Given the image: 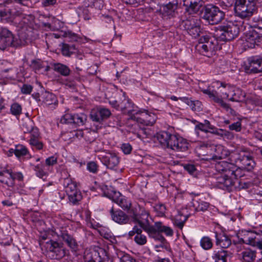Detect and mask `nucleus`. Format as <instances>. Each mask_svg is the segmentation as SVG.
<instances>
[{
	"mask_svg": "<svg viewBox=\"0 0 262 262\" xmlns=\"http://www.w3.org/2000/svg\"><path fill=\"white\" fill-rule=\"evenodd\" d=\"M226 174L216 177L215 185L220 189L231 191L237 178L242 177L244 174L241 168H231V170H228Z\"/></svg>",
	"mask_w": 262,
	"mask_h": 262,
	"instance_id": "obj_5",
	"label": "nucleus"
},
{
	"mask_svg": "<svg viewBox=\"0 0 262 262\" xmlns=\"http://www.w3.org/2000/svg\"><path fill=\"white\" fill-rule=\"evenodd\" d=\"M214 150L215 153L211 158L214 160L225 159L228 156H230L231 159V155L233 154H230L228 149L221 145H216L214 147Z\"/></svg>",
	"mask_w": 262,
	"mask_h": 262,
	"instance_id": "obj_27",
	"label": "nucleus"
},
{
	"mask_svg": "<svg viewBox=\"0 0 262 262\" xmlns=\"http://www.w3.org/2000/svg\"><path fill=\"white\" fill-rule=\"evenodd\" d=\"M256 232L251 230H242L237 236L240 242L243 243L256 246Z\"/></svg>",
	"mask_w": 262,
	"mask_h": 262,
	"instance_id": "obj_19",
	"label": "nucleus"
},
{
	"mask_svg": "<svg viewBox=\"0 0 262 262\" xmlns=\"http://www.w3.org/2000/svg\"><path fill=\"white\" fill-rule=\"evenodd\" d=\"M5 172L9 175V181L4 180H0L2 183H5L9 187H13L14 185V181L17 180L21 181L24 179V176L21 172H13L11 169H6Z\"/></svg>",
	"mask_w": 262,
	"mask_h": 262,
	"instance_id": "obj_25",
	"label": "nucleus"
},
{
	"mask_svg": "<svg viewBox=\"0 0 262 262\" xmlns=\"http://www.w3.org/2000/svg\"><path fill=\"white\" fill-rule=\"evenodd\" d=\"M157 119L156 115L147 111H136L132 115L131 119L136 121L138 124L143 126H152Z\"/></svg>",
	"mask_w": 262,
	"mask_h": 262,
	"instance_id": "obj_13",
	"label": "nucleus"
},
{
	"mask_svg": "<svg viewBox=\"0 0 262 262\" xmlns=\"http://www.w3.org/2000/svg\"><path fill=\"white\" fill-rule=\"evenodd\" d=\"M42 95V101L46 105H56L57 104L58 101L57 98L53 94L45 92Z\"/></svg>",
	"mask_w": 262,
	"mask_h": 262,
	"instance_id": "obj_36",
	"label": "nucleus"
},
{
	"mask_svg": "<svg viewBox=\"0 0 262 262\" xmlns=\"http://www.w3.org/2000/svg\"><path fill=\"white\" fill-rule=\"evenodd\" d=\"M177 5V0H172L167 4L161 5L160 7L159 11L162 17L165 19L173 17L175 14Z\"/></svg>",
	"mask_w": 262,
	"mask_h": 262,
	"instance_id": "obj_18",
	"label": "nucleus"
},
{
	"mask_svg": "<svg viewBox=\"0 0 262 262\" xmlns=\"http://www.w3.org/2000/svg\"><path fill=\"white\" fill-rule=\"evenodd\" d=\"M231 165L229 163L225 161H221L215 164V168L217 171L223 172L219 176H221V175L226 174L227 171L231 169Z\"/></svg>",
	"mask_w": 262,
	"mask_h": 262,
	"instance_id": "obj_37",
	"label": "nucleus"
},
{
	"mask_svg": "<svg viewBox=\"0 0 262 262\" xmlns=\"http://www.w3.org/2000/svg\"><path fill=\"white\" fill-rule=\"evenodd\" d=\"M87 120V116L84 113L76 114L73 115V123L78 126L83 125Z\"/></svg>",
	"mask_w": 262,
	"mask_h": 262,
	"instance_id": "obj_39",
	"label": "nucleus"
},
{
	"mask_svg": "<svg viewBox=\"0 0 262 262\" xmlns=\"http://www.w3.org/2000/svg\"><path fill=\"white\" fill-rule=\"evenodd\" d=\"M124 3L127 4L138 6L142 4L146 0H123Z\"/></svg>",
	"mask_w": 262,
	"mask_h": 262,
	"instance_id": "obj_61",
	"label": "nucleus"
},
{
	"mask_svg": "<svg viewBox=\"0 0 262 262\" xmlns=\"http://www.w3.org/2000/svg\"><path fill=\"white\" fill-rule=\"evenodd\" d=\"M233 3V0H220V5L223 8H227L231 7Z\"/></svg>",
	"mask_w": 262,
	"mask_h": 262,
	"instance_id": "obj_63",
	"label": "nucleus"
},
{
	"mask_svg": "<svg viewBox=\"0 0 262 262\" xmlns=\"http://www.w3.org/2000/svg\"><path fill=\"white\" fill-rule=\"evenodd\" d=\"M112 219L116 223L123 225L127 224L129 221V217L121 210H114L113 208L110 210Z\"/></svg>",
	"mask_w": 262,
	"mask_h": 262,
	"instance_id": "obj_24",
	"label": "nucleus"
},
{
	"mask_svg": "<svg viewBox=\"0 0 262 262\" xmlns=\"http://www.w3.org/2000/svg\"><path fill=\"white\" fill-rule=\"evenodd\" d=\"M216 35L223 41H230L239 33V28L236 25L230 23L226 26H220L216 31Z\"/></svg>",
	"mask_w": 262,
	"mask_h": 262,
	"instance_id": "obj_10",
	"label": "nucleus"
},
{
	"mask_svg": "<svg viewBox=\"0 0 262 262\" xmlns=\"http://www.w3.org/2000/svg\"><path fill=\"white\" fill-rule=\"evenodd\" d=\"M235 4L245 6L246 7L256 9L255 0H236Z\"/></svg>",
	"mask_w": 262,
	"mask_h": 262,
	"instance_id": "obj_45",
	"label": "nucleus"
},
{
	"mask_svg": "<svg viewBox=\"0 0 262 262\" xmlns=\"http://www.w3.org/2000/svg\"><path fill=\"white\" fill-rule=\"evenodd\" d=\"M191 109L194 111L200 112L202 110V103L199 100H190L188 105Z\"/></svg>",
	"mask_w": 262,
	"mask_h": 262,
	"instance_id": "obj_47",
	"label": "nucleus"
},
{
	"mask_svg": "<svg viewBox=\"0 0 262 262\" xmlns=\"http://www.w3.org/2000/svg\"><path fill=\"white\" fill-rule=\"evenodd\" d=\"M188 217V215H184L181 212L179 211L178 212V214H177L174 217L173 224L179 229H182Z\"/></svg>",
	"mask_w": 262,
	"mask_h": 262,
	"instance_id": "obj_38",
	"label": "nucleus"
},
{
	"mask_svg": "<svg viewBox=\"0 0 262 262\" xmlns=\"http://www.w3.org/2000/svg\"><path fill=\"white\" fill-rule=\"evenodd\" d=\"M231 253L223 249L213 251L212 258L214 262H227V259L230 256Z\"/></svg>",
	"mask_w": 262,
	"mask_h": 262,
	"instance_id": "obj_29",
	"label": "nucleus"
},
{
	"mask_svg": "<svg viewBox=\"0 0 262 262\" xmlns=\"http://www.w3.org/2000/svg\"><path fill=\"white\" fill-rule=\"evenodd\" d=\"M262 40V35L255 31L250 32L246 36L245 46L249 48H254Z\"/></svg>",
	"mask_w": 262,
	"mask_h": 262,
	"instance_id": "obj_22",
	"label": "nucleus"
},
{
	"mask_svg": "<svg viewBox=\"0 0 262 262\" xmlns=\"http://www.w3.org/2000/svg\"><path fill=\"white\" fill-rule=\"evenodd\" d=\"M229 128L231 130H235L237 132H240L242 129V124L241 121L234 122L229 126Z\"/></svg>",
	"mask_w": 262,
	"mask_h": 262,
	"instance_id": "obj_57",
	"label": "nucleus"
},
{
	"mask_svg": "<svg viewBox=\"0 0 262 262\" xmlns=\"http://www.w3.org/2000/svg\"><path fill=\"white\" fill-rule=\"evenodd\" d=\"M184 169L190 174H194L196 173V168L193 164H185L183 165Z\"/></svg>",
	"mask_w": 262,
	"mask_h": 262,
	"instance_id": "obj_51",
	"label": "nucleus"
},
{
	"mask_svg": "<svg viewBox=\"0 0 262 262\" xmlns=\"http://www.w3.org/2000/svg\"><path fill=\"white\" fill-rule=\"evenodd\" d=\"M231 87L227 84L220 81L213 82L212 85L208 86L207 89H202L201 91L211 99L214 102L218 103L226 111H230L233 114L234 113L229 105L223 100V98H229Z\"/></svg>",
	"mask_w": 262,
	"mask_h": 262,
	"instance_id": "obj_2",
	"label": "nucleus"
},
{
	"mask_svg": "<svg viewBox=\"0 0 262 262\" xmlns=\"http://www.w3.org/2000/svg\"><path fill=\"white\" fill-rule=\"evenodd\" d=\"M63 36L64 37L68 38L71 41H77L79 38V36L77 34L69 30L64 32Z\"/></svg>",
	"mask_w": 262,
	"mask_h": 262,
	"instance_id": "obj_50",
	"label": "nucleus"
},
{
	"mask_svg": "<svg viewBox=\"0 0 262 262\" xmlns=\"http://www.w3.org/2000/svg\"><path fill=\"white\" fill-rule=\"evenodd\" d=\"M224 17V12L215 6L207 5L204 8L203 18L211 25L219 24Z\"/></svg>",
	"mask_w": 262,
	"mask_h": 262,
	"instance_id": "obj_8",
	"label": "nucleus"
},
{
	"mask_svg": "<svg viewBox=\"0 0 262 262\" xmlns=\"http://www.w3.org/2000/svg\"><path fill=\"white\" fill-rule=\"evenodd\" d=\"M29 143L33 148L40 150L42 149L43 145L42 142L38 139H30Z\"/></svg>",
	"mask_w": 262,
	"mask_h": 262,
	"instance_id": "obj_48",
	"label": "nucleus"
},
{
	"mask_svg": "<svg viewBox=\"0 0 262 262\" xmlns=\"http://www.w3.org/2000/svg\"><path fill=\"white\" fill-rule=\"evenodd\" d=\"M217 43L215 38L210 35H205L199 38L195 48L201 54L209 57L215 54Z\"/></svg>",
	"mask_w": 262,
	"mask_h": 262,
	"instance_id": "obj_6",
	"label": "nucleus"
},
{
	"mask_svg": "<svg viewBox=\"0 0 262 262\" xmlns=\"http://www.w3.org/2000/svg\"><path fill=\"white\" fill-rule=\"evenodd\" d=\"M184 6L189 13H196L202 6V0H183Z\"/></svg>",
	"mask_w": 262,
	"mask_h": 262,
	"instance_id": "obj_26",
	"label": "nucleus"
},
{
	"mask_svg": "<svg viewBox=\"0 0 262 262\" xmlns=\"http://www.w3.org/2000/svg\"><path fill=\"white\" fill-rule=\"evenodd\" d=\"M200 245L201 247L205 250H208L212 248L213 243L211 239L208 236H203L200 240Z\"/></svg>",
	"mask_w": 262,
	"mask_h": 262,
	"instance_id": "obj_42",
	"label": "nucleus"
},
{
	"mask_svg": "<svg viewBox=\"0 0 262 262\" xmlns=\"http://www.w3.org/2000/svg\"><path fill=\"white\" fill-rule=\"evenodd\" d=\"M111 115V112L110 110L100 107L93 110L91 112L90 117L93 121L101 123L104 120L108 118Z\"/></svg>",
	"mask_w": 262,
	"mask_h": 262,
	"instance_id": "obj_17",
	"label": "nucleus"
},
{
	"mask_svg": "<svg viewBox=\"0 0 262 262\" xmlns=\"http://www.w3.org/2000/svg\"><path fill=\"white\" fill-rule=\"evenodd\" d=\"M21 128L24 133H29L34 128V123L31 120H27L22 123Z\"/></svg>",
	"mask_w": 262,
	"mask_h": 262,
	"instance_id": "obj_44",
	"label": "nucleus"
},
{
	"mask_svg": "<svg viewBox=\"0 0 262 262\" xmlns=\"http://www.w3.org/2000/svg\"><path fill=\"white\" fill-rule=\"evenodd\" d=\"M249 70L253 73H262V56H253L249 58Z\"/></svg>",
	"mask_w": 262,
	"mask_h": 262,
	"instance_id": "obj_23",
	"label": "nucleus"
},
{
	"mask_svg": "<svg viewBox=\"0 0 262 262\" xmlns=\"http://www.w3.org/2000/svg\"><path fill=\"white\" fill-rule=\"evenodd\" d=\"M30 166L35 171V175L39 178H43L48 175V171L46 166L42 164H39L36 165L30 163L29 164Z\"/></svg>",
	"mask_w": 262,
	"mask_h": 262,
	"instance_id": "obj_32",
	"label": "nucleus"
},
{
	"mask_svg": "<svg viewBox=\"0 0 262 262\" xmlns=\"http://www.w3.org/2000/svg\"><path fill=\"white\" fill-rule=\"evenodd\" d=\"M29 36L22 30L18 33V38L14 37L13 34L5 28L0 29V49L4 50L9 47H18L25 45L28 40Z\"/></svg>",
	"mask_w": 262,
	"mask_h": 262,
	"instance_id": "obj_3",
	"label": "nucleus"
},
{
	"mask_svg": "<svg viewBox=\"0 0 262 262\" xmlns=\"http://www.w3.org/2000/svg\"><path fill=\"white\" fill-rule=\"evenodd\" d=\"M256 251L251 249H246L242 252V259L245 262H254L256 258Z\"/></svg>",
	"mask_w": 262,
	"mask_h": 262,
	"instance_id": "obj_34",
	"label": "nucleus"
},
{
	"mask_svg": "<svg viewBox=\"0 0 262 262\" xmlns=\"http://www.w3.org/2000/svg\"><path fill=\"white\" fill-rule=\"evenodd\" d=\"M73 115L71 114H66L62 116L60 119L61 123L69 124L73 123Z\"/></svg>",
	"mask_w": 262,
	"mask_h": 262,
	"instance_id": "obj_52",
	"label": "nucleus"
},
{
	"mask_svg": "<svg viewBox=\"0 0 262 262\" xmlns=\"http://www.w3.org/2000/svg\"><path fill=\"white\" fill-rule=\"evenodd\" d=\"M15 155L17 158L29 155V152L26 146L23 145H17L15 147Z\"/></svg>",
	"mask_w": 262,
	"mask_h": 262,
	"instance_id": "obj_40",
	"label": "nucleus"
},
{
	"mask_svg": "<svg viewBox=\"0 0 262 262\" xmlns=\"http://www.w3.org/2000/svg\"><path fill=\"white\" fill-rule=\"evenodd\" d=\"M53 70L63 76H68L71 73L70 68L66 65L61 63H54L53 64Z\"/></svg>",
	"mask_w": 262,
	"mask_h": 262,
	"instance_id": "obj_33",
	"label": "nucleus"
},
{
	"mask_svg": "<svg viewBox=\"0 0 262 262\" xmlns=\"http://www.w3.org/2000/svg\"><path fill=\"white\" fill-rule=\"evenodd\" d=\"M87 169L91 172L96 173L98 171V165L94 162H90L86 165Z\"/></svg>",
	"mask_w": 262,
	"mask_h": 262,
	"instance_id": "obj_56",
	"label": "nucleus"
},
{
	"mask_svg": "<svg viewBox=\"0 0 262 262\" xmlns=\"http://www.w3.org/2000/svg\"><path fill=\"white\" fill-rule=\"evenodd\" d=\"M209 206V203L201 199L193 200V207L196 211L205 212L208 210Z\"/></svg>",
	"mask_w": 262,
	"mask_h": 262,
	"instance_id": "obj_35",
	"label": "nucleus"
},
{
	"mask_svg": "<svg viewBox=\"0 0 262 262\" xmlns=\"http://www.w3.org/2000/svg\"><path fill=\"white\" fill-rule=\"evenodd\" d=\"M142 228L137 225L136 226H134V227H133L132 230L130 231L129 232H128V235L130 236V237H132L133 236H134V235H139L140 234H141L142 232Z\"/></svg>",
	"mask_w": 262,
	"mask_h": 262,
	"instance_id": "obj_58",
	"label": "nucleus"
},
{
	"mask_svg": "<svg viewBox=\"0 0 262 262\" xmlns=\"http://www.w3.org/2000/svg\"><path fill=\"white\" fill-rule=\"evenodd\" d=\"M63 185L70 202L73 204H76L81 200V192L78 190L77 185L75 182L70 178H66L64 180Z\"/></svg>",
	"mask_w": 262,
	"mask_h": 262,
	"instance_id": "obj_14",
	"label": "nucleus"
},
{
	"mask_svg": "<svg viewBox=\"0 0 262 262\" xmlns=\"http://www.w3.org/2000/svg\"><path fill=\"white\" fill-rule=\"evenodd\" d=\"M180 27L192 37L195 38L201 33V21L196 17L189 16L181 22Z\"/></svg>",
	"mask_w": 262,
	"mask_h": 262,
	"instance_id": "obj_9",
	"label": "nucleus"
},
{
	"mask_svg": "<svg viewBox=\"0 0 262 262\" xmlns=\"http://www.w3.org/2000/svg\"><path fill=\"white\" fill-rule=\"evenodd\" d=\"M215 244L222 248H228L231 245V239L226 235L223 233H215Z\"/></svg>",
	"mask_w": 262,
	"mask_h": 262,
	"instance_id": "obj_28",
	"label": "nucleus"
},
{
	"mask_svg": "<svg viewBox=\"0 0 262 262\" xmlns=\"http://www.w3.org/2000/svg\"><path fill=\"white\" fill-rule=\"evenodd\" d=\"M57 158L54 156H51L46 159L45 166H46V167L52 166L57 164Z\"/></svg>",
	"mask_w": 262,
	"mask_h": 262,
	"instance_id": "obj_55",
	"label": "nucleus"
},
{
	"mask_svg": "<svg viewBox=\"0 0 262 262\" xmlns=\"http://www.w3.org/2000/svg\"><path fill=\"white\" fill-rule=\"evenodd\" d=\"M128 213L131 215L134 222L137 223L147 234L149 232L153 233L154 229L148 220L149 212L147 210L137 204L132 207Z\"/></svg>",
	"mask_w": 262,
	"mask_h": 262,
	"instance_id": "obj_4",
	"label": "nucleus"
},
{
	"mask_svg": "<svg viewBox=\"0 0 262 262\" xmlns=\"http://www.w3.org/2000/svg\"><path fill=\"white\" fill-rule=\"evenodd\" d=\"M199 130L205 133H210V131H209V130H208L207 128L205 126L203 123H198L195 126V132L198 136H199Z\"/></svg>",
	"mask_w": 262,
	"mask_h": 262,
	"instance_id": "obj_54",
	"label": "nucleus"
},
{
	"mask_svg": "<svg viewBox=\"0 0 262 262\" xmlns=\"http://www.w3.org/2000/svg\"><path fill=\"white\" fill-rule=\"evenodd\" d=\"M46 247L48 254L52 259H60L69 253V250L62 244L53 240L47 242Z\"/></svg>",
	"mask_w": 262,
	"mask_h": 262,
	"instance_id": "obj_12",
	"label": "nucleus"
},
{
	"mask_svg": "<svg viewBox=\"0 0 262 262\" xmlns=\"http://www.w3.org/2000/svg\"><path fill=\"white\" fill-rule=\"evenodd\" d=\"M60 46L61 54L64 56H71L75 50L74 46H70L67 43H62Z\"/></svg>",
	"mask_w": 262,
	"mask_h": 262,
	"instance_id": "obj_41",
	"label": "nucleus"
},
{
	"mask_svg": "<svg viewBox=\"0 0 262 262\" xmlns=\"http://www.w3.org/2000/svg\"><path fill=\"white\" fill-rule=\"evenodd\" d=\"M229 100L231 101L241 102L244 100L245 93L239 88L231 87Z\"/></svg>",
	"mask_w": 262,
	"mask_h": 262,
	"instance_id": "obj_31",
	"label": "nucleus"
},
{
	"mask_svg": "<svg viewBox=\"0 0 262 262\" xmlns=\"http://www.w3.org/2000/svg\"><path fill=\"white\" fill-rule=\"evenodd\" d=\"M104 195L117 203L124 210L131 209V202L121 195L119 192L116 191L113 189H107V191L104 192Z\"/></svg>",
	"mask_w": 262,
	"mask_h": 262,
	"instance_id": "obj_15",
	"label": "nucleus"
},
{
	"mask_svg": "<svg viewBox=\"0 0 262 262\" xmlns=\"http://www.w3.org/2000/svg\"><path fill=\"white\" fill-rule=\"evenodd\" d=\"M10 113L16 117H19L22 113L21 105L17 102L12 103L10 106Z\"/></svg>",
	"mask_w": 262,
	"mask_h": 262,
	"instance_id": "obj_43",
	"label": "nucleus"
},
{
	"mask_svg": "<svg viewBox=\"0 0 262 262\" xmlns=\"http://www.w3.org/2000/svg\"><path fill=\"white\" fill-rule=\"evenodd\" d=\"M155 209L159 216H163L165 215L166 209L164 204H158L155 206Z\"/></svg>",
	"mask_w": 262,
	"mask_h": 262,
	"instance_id": "obj_53",
	"label": "nucleus"
},
{
	"mask_svg": "<svg viewBox=\"0 0 262 262\" xmlns=\"http://www.w3.org/2000/svg\"><path fill=\"white\" fill-rule=\"evenodd\" d=\"M60 236L72 251H77L78 245L75 239L71 235L69 234L67 231L61 232Z\"/></svg>",
	"mask_w": 262,
	"mask_h": 262,
	"instance_id": "obj_30",
	"label": "nucleus"
},
{
	"mask_svg": "<svg viewBox=\"0 0 262 262\" xmlns=\"http://www.w3.org/2000/svg\"><path fill=\"white\" fill-rule=\"evenodd\" d=\"M43 62L40 60H34L31 64V67L35 73H41L43 69Z\"/></svg>",
	"mask_w": 262,
	"mask_h": 262,
	"instance_id": "obj_46",
	"label": "nucleus"
},
{
	"mask_svg": "<svg viewBox=\"0 0 262 262\" xmlns=\"http://www.w3.org/2000/svg\"><path fill=\"white\" fill-rule=\"evenodd\" d=\"M134 241L139 245H144L147 243V238L145 235L141 233L139 235H136L134 237Z\"/></svg>",
	"mask_w": 262,
	"mask_h": 262,
	"instance_id": "obj_49",
	"label": "nucleus"
},
{
	"mask_svg": "<svg viewBox=\"0 0 262 262\" xmlns=\"http://www.w3.org/2000/svg\"><path fill=\"white\" fill-rule=\"evenodd\" d=\"M156 138L163 147L174 152H187L190 147L188 141L179 134L162 131L157 133Z\"/></svg>",
	"mask_w": 262,
	"mask_h": 262,
	"instance_id": "obj_1",
	"label": "nucleus"
},
{
	"mask_svg": "<svg viewBox=\"0 0 262 262\" xmlns=\"http://www.w3.org/2000/svg\"><path fill=\"white\" fill-rule=\"evenodd\" d=\"M29 133L31 134L30 139H38L40 138L39 130L36 127H34Z\"/></svg>",
	"mask_w": 262,
	"mask_h": 262,
	"instance_id": "obj_60",
	"label": "nucleus"
},
{
	"mask_svg": "<svg viewBox=\"0 0 262 262\" xmlns=\"http://www.w3.org/2000/svg\"><path fill=\"white\" fill-rule=\"evenodd\" d=\"M121 149L125 154H129L132 150V147L129 143L122 144Z\"/></svg>",
	"mask_w": 262,
	"mask_h": 262,
	"instance_id": "obj_62",
	"label": "nucleus"
},
{
	"mask_svg": "<svg viewBox=\"0 0 262 262\" xmlns=\"http://www.w3.org/2000/svg\"><path fill=\"white\" fill-rule=\"evenodd\" d=\"M99 159L104 165L111 169L116 167L120 162L119 158L114 153H107L100 157Z\"/></svg>",
	"mask_w": 262,
	"mask_h": 262,
	"instance_id": "obj_20",
	"label": "nucleus"
},
{
	"mask_svg": "<svg viewBox=\"0 0 262 262\" xmlns=\"http://www.w3.org/2000/svg\"><path fill=\"white\" fill-rule=\"evenodd\" d=\"M154 229L153 233H148V234L149 237L154 238L155 240H158L160 242H164L165 239L162 236L160 233H164L167 236H172L173 232L172 229L169 227L163 225L162 222H156L154 225H152Z\"/></svg>",
	"mask_w": 262,
	"mask_h": 262,
	"instance_id": "obj_16",
	"label": "nucleus"
},
{
	"mask_svg": "<svg viewBox=\"0 0 262 262\" xmlns=\"http://www.w3.org/2000/svg\"><path fill=\"white\" fill-rule=\"evenodd\" d=\"M256 9L245 6L235 4L234 11L235 15L242 19H249L251 17Z\"/></svg>",
	"mask_w": 262,
	"mask_h": 262,
	"instance_id": "obj_21",
	"label": "nucleus"
},
{
	"mask_svg": "<svg viewBox=\"0 0 262 262\" xmlns=\"http://www.w3.org/2000/svg\"><path fill=\"white\" fill-rule=\"evenodd\" d=\"M33 87L30 84H24L21 88V92L23 94H30L32 91Z\"/></svg>",
	"mask_w": 262,
	"mask_h": 262,
	"instance_id": "obj_59",
	"label": "nucleus"
},
{
	"mask_svg": "<svg viewBox=\"0 0 262 262\" xmlns=\"http://www.w3.org/2000/svg\"><path fill=\"white\" fill-rule=\"evenodd\" d=\"M92 6L97 9H101L103 6V2L102 0H94Z\"/></svg>",
	"mask_w": 262,
	"mask_h": 262,
	"instance_id": "obj_64",
	"label": "nucleus"
},
{
	"mask_svg": "<svg viewBox=\"0 0 262 262\" xmlns=\"http://www.w3.org/2000/svg\"><path fill=\"white\" fill-rule=\"evenodd\" d=\"M231 161L241 166L248 171H251L255 166V162L251 154L246 150L233 152Z\"/></svg>",
	"mask_w": 262,
	"mask_h": 262,
	"instance_id": "obj_7",
	"label": "nucleus"
},
{
	"mask_svg": "<svg viewBox=\"0 0 262 262\" xmlns=\"http://www.w3.org/2000/svg\"><path fill=\"white\" fill-rule=\"evenodd\" d=\"M109 103L115 109L121 111L124 114L127 113L130 118L137 111L134 108V104L131 100L126 96L125 93H123L122 97L119 100H110Z\"/></svg>",
	"mask_w": 262,
	"mask_h": 262,
	"instance_id": "obj_11",
	"label": "nucleus"
}]
</instances>
